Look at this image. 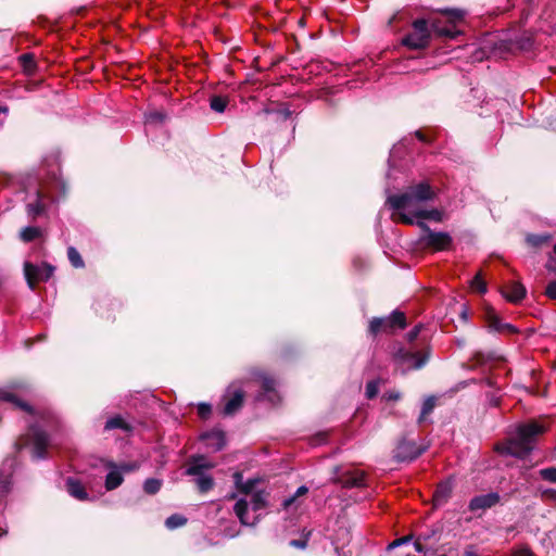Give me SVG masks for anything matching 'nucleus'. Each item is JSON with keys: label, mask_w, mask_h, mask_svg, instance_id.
<instances>
[{"label": "nucleus", "mask_w": 556, "mask_h": 556, "mask_svg": "<svg viewBox=\"0 0 556 556\" xmlns=\"http://www.w3.org/2000/svg\"><path fill=\"white\" fill-rule=\"evenodd\" d=\"M437 197V191L427 181L409 186L400 195H390L388 203L397 214V219L404 224L413 225L419 219L441 222L443 214L437 208L426 210V203Z\"/></svg>", "instance_id": "1"}, {"label": "nucleus", "mask_w": 556, "mask_h": 556, "mask_svg": "<svg viewBox=\"0 0 556 556\" xmlns=\"http://www.w3.org/2000/svg\"><path fill=\"white\" fill-rule=\"evenodd\" d=\"M235 478L237 488L243 496L236 502L233 511L242 525L254 526L258 522L267 507L268 493L265 491H254L253 480L242 483L240 473H236Z\"/></svg>", "instance_id": "2"}, {"label": "nucleus", "mask_w": 556, "mask_h": 556, "mask_svg": "<svg viewBox=\"0 0 556 556\" xmlns=\"http://www.w3.org/2000/svg\"><path fill=\"white\" fill-rule=\"evenodd\" d=\"M543 432L544 427L534 421L519 425L511 437L496 445V451L503 455L523 458L533 450L538 435Z\"/></svg>", "instance_id": "3"}, {"label": "nucleus", "mask_w": 556, "mask_h": 556, "mask_svg": "<svg viewBox=\"0 0 556 556\" xmlns=\"http://www.w3.org/2000/svg\"><path fill=\"white\" fill-rule=\"evenodd\" d=\"M66 193V185L60 176L55 174L35 190L33 194H28L27 213L33 218L43 214L49 202L56 201Z\"/></svg>", "instance_id": "4"}, {"label": "nucleus", "mask_w": 556, "mask_h": 556, "mask_svg": "<svg viewBox=\"0 0 556 556\" xmlns=\"http://www.w3.org/2000/svg\"><path fill=\"white\" fill-rule=\"evenodd\" d=\"M439 16L428 17L431 30L439 37L455 38L460 31L458 26L463 23L466 11L462 9H439Z\"/></svg>", "instance_id": "5"}, {"label": "nucleus", "mask_w": 556, "mask_h": 556, "mask_svg": "<svg viewBox=\"0 0 556 556\" xmlns=\"http://www.w3.org/2000/svg\"><path fill=\"white\" fill-rule=\"evenodd\" d=\"M429 355L430 350L428 346L419 350L415 345H410L408 348H399L393 357L397 368L405 374L413 369L422 368L427 364Z\"/></svg>", "instance_id": "6"}, {"label": "nucleus", "mask_w": 556, "mask_h": 556, "mask_svg": "<svg viewBox=\"0 0 556 556\" xmlns=\"http://www.w3.org/2000/svg\"><path fill=\"white\" fill-rule=\"evenodd\" d=\"M432 30L428 18H417L413 22L410 30L402 39V43L412 49L420 50L429 46Z\"/></svg>", "instance_id": "7"}, {"label": "nucleus", "mask_w": 556, "mask_h": 556, "mask_svg": "<svg viewBox=\"0 0 556 556\" xmlns=\"http://www.w3.org/2000/svg\"><path fill=\"white\" fill-rule=\"evenodd\" d=\"M214 467V464L207 460L204 456L193 457L190 462L186 473L195 477V484L201 493H206L214 485L212 476L206 473V470Z\"/></svg>", "instance_id": "8"}, {"label": "nucleus", "mask_w": 556, "mask_h": 556, "mask_svg": "<svg viewBox=\"0 0 556 556\" xmlns=\"http://www.w3.org/2000/svg\"><path fill=\"white\" fill-rule=\"evenodd\" d=\"M406 327V318L404 313L394 311L390 316L384 318H374L369 324V331L377 334L380 331L392 332L395 329H404Z\"/></svg>", "instance_id": "9"}, {"label": "nucleus", "mask_w": 556, "mask_h": 556, "mask_svg": "<svg viewBox=\"0 0 556 556\" xmlns=\"http://www.w3.org/2000/svg\"><path fill=\"white\" fill-rule=\"evenodd\" d=\"M26 386L24 384H14L10 386L5 389H0V402H5L12 404L14 407L21 408L27 412L30 418H34V412L29 405H27L23 396L26 393Z\"/></svg>", "instance_id": "10"}, {"label": "nucleus", "mask_w": 556, "mask_h": 556, "mask_svg": "<svg viewBox=\"0 0 556 556\" xmlns=\"http://www.w3.org/2000/svg\"><path fill=\"white\" fill-rule=\"evenodd\" d=\"M105 467L109 469V472L105 477L104 486L108 491H112L117 489L123 483V473L136 470L138 465L128 463L116 465L113 462H108Z\"/></svg>", "instance_id": "11"}, {"label": "nucleus", "mask_w": 556, "mask_h": 556, "mask_svg": "<svg viewBox=\"0 0 556 556\" xmlns=\"http://www.w3.org/2000/svg\"><path fill=\"white\" fill-rule=\"evenodd\" d=\"M417 225L425 231L421 237L425 245L437 251L446 250L451 245L452 238L447 232L432 231L424 222H417Z\"/></svg>", "instance_id": "12"}, {"label": "nucleus", "mask_w": 556, "mask_h": 556, "mask_svg": "<svg viewBox=\"0 0 556 556\" xmlns=\"http://www.w3.org/2000/svg\"><path fill=\"white\" fill-rule=\"evenodd\" d=\"M28 442L33 445L34 457L45 458L46 448L51 445L49 437L39 424H30L28 432Z\"/></svg>", "instance_id": "13"}, {"label": "nucleus", "mask_w": 556, "mask_h": 556, "mask_svg": "<svg viewBox=\"0 0 556 556\" xmlns=\"http://www.w3.org/2000/svg\"><path fill=\"white\" fill-rule=\"evenodd\" d=\"M54 271V267L48 264L34 265L29 262L24 264V274L30 289L41 280H48Z\"/></svg>", "instance_id": "14"}, {"label": "nucleus", "mask_w": 556, "mask_h": 556, "mask_svg": "<svg viewBox=\"0 0 556 556\" xmlns=\"http://www.w3.org/2000/svg\"><path fill=\"white\" fill-rule=\"evenodd\" d=\"M334 481L343 488H359L365 485V476L359 470H338L334 475Z\"/></svg>", "instance_id": "15"}, {"label": "nucleus", "mask_w": 556, "mask_h": 556, "mask_svg": "<svg viewBox=\"0 0 556 556\" xmlns=\"http://www.w3.org/2000/svg\"><path fill=\"white\" fill-rule=\"evenodd\" d=\"M15 466L16 459L14 457H8L2 463L0 468V498L4 497L11 490Z\"/></svg>", "instance_id": "16"}, {"label": "nucleus", "mask_w": 556, "mask_h": 556, "mask_svg": "<svg viewBox=\"0 0 556 556\" xmlns=\"http://www.w3.org/2000/svg\"><path fill=\"white\" fill-rule=\"evenodd\" d=\"M425 448L419 447L416 442L403 440L395 450V458L400 462H412L422 454Z\"/></svg>", "instance_id": "17"}, {"label": "nucleus", "mask_w": 556, "mask_h": 556, "mask_svg": "<svg viewBox=\"0 0 556 556\" xmlns=\"http://www.w3.org/2000/svg\"><path fill=\"white\" fill-rule=\"evenodd\" d=\"M500 502V495L496 492L482 494L471 498L469 509L471 511L484 510L491 508Z\"/></svg>", "instance_id": "18"}, {"label": "nucleus", "mask_w": 556, "mask_h": 556, "mask_svg": "<svg viewBox=\"0 0 556 556\" xmlns=\"http://www.w3.org/2000/svg\"><path fill=\"white\" fill-rule=\"evenodd\" d=\"M230 390H233L232 396L225 404V407H224L225 415L235 414L242 406V403H243V396H244L243 390L240 388H236L235 384H231L229 387V391Z\"/></svg>", "instance_id": "19"}, {"label": "nucleus", "mask_w": 556, "mask_h": 556, "mask_svg": "<svg viewBox=\"0 0 556 556\" xmlns=\"http://www.w3.org/2000/svg\"><path fill=\"white\" fill-rule=\"evenodd\" d=\"M502 294L510 302H519L526 295V288L520 282H509L502 288Z\"/></svg>", "instance_id": "20"}, {"label": "nucleus", "mask_w": 556, "mask_h": 556, "mask_svg": "<svg viewBox=\"0 0 556 556\" xmlns=\"http://www.w3.org/2000/svg\"><path fill=\"white\" fill-rule=\"evenodd\" d=\"M66 490L71 496L79 501L88 500V493L79 480L75 478L66 479Z\"/></svg>", "instance_id": "21"}, {"label": "nucleus", "mask_w": 556, "mask_h": 556, "mask_svg": "<svg viewBox=\"0 0 556 556\" xmlns=\"http://www.w3.org/2000/svg\"><path fill=\"white\" fill-rule=\"evenodd\" d=\"M261 383L264 391V396L271 403H275L279 399L275 390L276 381L270 377L261 376Z\"/></svg>", "instance_id": "22"}, {"label": "nucleus", "mask_w": 556, "mask_h": 556, "mask_svg": "<svg viewBox=\"0 0 556 556\" xmlns=\"http://www.w3.org/2000/svg\"><path fill=\"white\" fill-rule=\"evenodd\" d=\"M308 492V489L305 485L300 486L295 494L286 498L282 503V506L286 510H296L301 506L300 498L304 496Z\"/></svg>", "instance_id": "23"}, {"label": "nucleus", "mask_w": 556, "mask_h": 556, "mask_svg": "<svg viewBox=\"0 0 556 556\" xmlns=\"http://www.w3.org/2000/svg\"><path fill=\"white\" fill-rule=\"evenodd\" d=\"M202 439L206 441L207 446H212L216 451L222 450L225 444L224 434L220 431L205 433Z\"/></svg>", "instance_id": "24"}, {"label": "nucleus", "mask_w": 556, "mask_h": 556, "mask_svg": "<svg viewBox=\"0 0 556 556\" xmlns=\"http://www.w3.org/2000/svg\"><path fill=\"white\" fill-rule=\"evenodd\" d=\"M452 488L448 482L440 483L434 492L433 501L435 505H442L450 497Z\"/></svg>", "instance_id": "25"}, {"label": "nucleus", "mask_w": 556, "mask_h": 556, "mask_svg": "<svg viewBox=\"0 0 556 556\" xmlns=\"http://www.w3.org/2000/svg\"><path fill=\"white\" fill-rule=\"evenodd\" d=\"M105 430H112V429H123L125 431H130V426L121 417V416H114L105 422L104 426Z\"/></svg>", "instance_id": "26"}, {"label": "nucleus", "mask_w": 556, "mask_h": 556, "mask_svg": "<svg viewBox=\"0 0 556 556\" xmlns=\"http://www.w3.org/2000/svg\"><path fill=\"white\" fill-rule=\"evenodd\" d=\"M228 105V99L222 96H214L210 101V106L214 112L223 113Z\"/></svg>", "instance_id": "27"}, {"label": "nucleus", "mask_w": 556, "mask_h": 556, "mask_svg": "<svg viewBox=\"0 0 556 556\" xmlns=\"http://www.w3.org/2000/svg\"><path fill=\"white\" fill-rule=\"evenodd\" d=\"M186 522H187L186 517H184L182 515H179V514H174L165 520V526L168 529L173 530V529L182 527L184 525H186Z\"/></svg>", "instance_id": "28"}, {"label": "nucleus", "mask_w": 556, "mask_h": 556, "mask_svg": "<svg viewBox=\"0 0 556 556\" xmlns=\"http://www.w3.org/2000/svg\"><path fill=\"white\" fill-rule=\"evenodd\" d=\"M435 406V397L433 396H429L427 397L424 403H422V407H421V413H420V417H419V422H422L426 417L432 413L433 408Z\"/></svg>", "instance_id": "29"}, {"label": "nucleus", "mask_w": 556, "mask_h": 556, "mask_svg": "<svg viewBox=\"0 0 556 556\" xmlns=\"http://www.w3.org/2000/svg\"><path fill=\"white\" fill-rule=\"evenodd\" d=\"M40 236V229L38 227L28 226L21 231V239L25 242L35 240Z\"/></svg>", "instance_id": "30"}, {"label": "nucleus", "mask_w": 556, "mask_h": 556, "mask_svg": "<svg viewBox=\"0 0 556 556\" xmlns=\"http://www.w3.org/2000/svg\"><path fill=\"white\" fill-rule=\"evenodd\" d=\"M144 118L147 124H162L166 118V114L162 111H151L144 115Z\"/></svg>", "instance_id": "31"}, {"label": "nucleus", "mask_w": 556, "mask_h": 556, "mask_svg": "<svg viewBox=\"0 0 556 556\" xmlns=\"http://www.w3.org/2000/svg\"><path fill=\"white\" fill-rule=\"evenodd\" d=\"M67 256H68L71 264L74 267H76V268L84 267V261H83L79 252L75 248H73V247L68 248Z\"/></svg>", "instance_id": "32"}, {"label": "nucleus", "mask_w": 556, "mask_h": 556, "mask_svg": "<svg viewBox=\"0 0 556 556\" xmlns=\"http://www.w3.org/2000/svg\"><path fill=\"white\" fill-rule=\"evenodd\" d=\"M161 484V480L150 478L144 481L143 490L148 494H155L160 491Z\"/></svg>", "instance_id": "33"}, {"label": "nucleus", "mask_w": 556, "mask_h": 556, "mask_svg": "<svg viewBox=\"0 0 556 556\" xmlns=\"http://www.w3.org/2000/svg\"><path fill=\"white\" fill-rule=\"evenodd\" d=\"M470 287L481 294L486 292V285L479 273L471 279Z\"/></svg>", "instance_id": "34"}, {"label": "nucleus", "mask_w": 556, "mask_h": 556, "mask_svg": "<svg viewBox=\"0 0 556 556\" xmlns=\"http://www.w3.org/2000/svg\"><path fill=\"white\" fill-rule=\"evenodd\" d=\"M380 387V380H371L366 384V397L374 399L378 392Z\"/></svg>", "instance_id": "35"}, {"label": "nucleus", "mask_w": 556, "mask_h": 556, "mask_svg": "<svg viewBox=\"0 0 556 556\" xmlns=\"http://www.w3.org/2000/svg\"><path fill=\"white\" fill-rule=\"evenodd\" d=\"M540 476L542 477V479H544L546 481L556 483V468L555 467L544 468V469L540 470Z\"/></svg>", "instance_id": "36"}, {"label": "nucleus", "mask_w": 556, "mask_h": 556, "mask_svg": "<svg viewBox=\"0 0 556 556\" xmlns=\"http://www.w3.org/2000/svg\"><path fill=\"white\" fill-rule=\"evenodd\" d=\"M490 327L495 331H502L503 329H508L509 331H515V328L508 324H502L497 318H493L490 323Z\"/></svg>", "instance_id": "37"}, {"label": "nucleus", "mask_w": 556, "mask_h": 556, "mask_svg": "<svg viewBox=\"0 0 556 556\" xmlns=\"http://www.w3.org/2000/svg\"><path fill=\"white\" fill-rule=\"evenodd\" d=\"M212 408L210 404L200 403L198 405V414L202 419H207L211 415Z\"/></svg>", "instance_id": "38"}, {"label": "nucleus", "mask_w": 556, "mask_h": 556, "mask_svg": "<svg viewBox=\"0 0 556 556\" xmlns=\"http://www.w3.org/2000/svg\"><path fill=\"white\" fill-rule=\"evenodd\" d=\"M547 240H548V237L536 236V235H529L527 237V242L534 247L541 245L542 243L546 242Z\"/></svg>", "instance_id": "39"}, {"label": "nucleus", "mask_w": 556, "mask_h": 556, "mask_svg": "<svg viewBox=\"0 0 556 556\" xmlns=\"http://www.w3.org/2000/svg\"><path fill=\"white\" fill-rule=\"evenodd\" d=\"M541 495L544 501L556 504V490L555 489L543 490L541 492Z\"/></svg>", "instance_id": "40"}, {"label": "nucleus", "mask_w": 556, "mask_h": 556, "mask_svg": "<svg viewBox=\"0 0 556 556\" xmlns=\"http://www.w3.org/2000/svg\"><path fill=\"white\" fill-rule=\"evenodd\" d=\"M412 540V536L408 535V536H403V538H400V539H396L394 540L393 542H391L389 545H388V549H393L397 546H401L403 544H406L408 543L409 541Z\"/></svg>", "instance_id": "41"}, {"label": "nucleus", "mask_w": 556, "mask_h": 556, "mask_svg": "<svg viewBox=\"0 0 556 556\" xmlns=\"http://www.w3.org/2000/svg\"><path fill=\"white\" fill-rule=\"evenodd\" d=\"M421 327H422V326H421L420 324H419V325H416V326H415V327H414V328H413V329L407 333L406 338H407L408 343H410V344H412V343L417 339V337H418V334H419V332H420Z\"/></svg>", "instance_id": "42"}, {"label": "nucleus", "mask_w": 556, "mask_h": 556, "mask_svg": "<svg viewBox=\"0 0 556 556\" xmlns=\"http://www.w3.org/2000/svg\"><path fill=\"white\" fill-rule=\"evenodd\" d=\"M311 535V532L308 531L306 534H305V538L302 539V540H292L290 542V545L291 546H294L296 548H305L306 545H307V540H308V536Z\"/></svg>", "instance_id": "43"}, {"label": "nucleus", "mask_w": 556, "mask_h": 556, "mask_svg": "<svg viewBox=\"0 0 556 556\" xmlns=\"http://www.w3.org/2000/svg\"><path fill=\"white\" fill-rule=\"evenodd\" d=\"M545 294L549 298V299H556V281H552L547 285L546 287V290H545Z\"/></svg>", "instance_id": "44"}, {"label": "nucleus", "mask_w": 556, "mask_h": 556, "mask_svg": "<svg viewBox=\"0 0 556 556\" xmlns=\"http://www.w3.org/2000/svg\"><path fill=\"white\" fill-rule=\"evenodd\" d=\"M401 397V393L399 391H389L383 394V399L387 401H397Z\"/></svg>", "instance_id": "45"}, {"label": "nucleus", "mask_w": 556, "mask_h": 556, "mask_svg": "<svg viewBox=\"0 0 556 556\" xmlns=\"http://www.w3.org/2000/svg\"><path fill=\"white\" fill-rule=\"evenodd\" d=\"M20 59L26 68H29L30 66L34 65V59H33L31 54H28V53L23 54V55H21Z\"/></svg>", "instance_id": "46"}, {"label": "nucleus", "mask_w": 556, "mask_h": 556, "mask_svg": "<svg viewBox=\"0 0 556 556\" xmlns=\"http://www.w3.org/2000/svg\"><path fill=\"white\" fill-rule=\"evenodd\" d=\"M547 268L549 270H556V244L554 245L553 253L549 256Z\"/></svg>", "instance_id": "47"}, {"label": "nucleus", "mask_w": 556, "mask_h": 556, "mask_svg": "<svg viewBox=\"0 0 556 556\" xmlns=\"http://www.w3.org/2000/svg\"><path fill=\"white\" fill-rule=\"evenodd\" d=\"M516 556H533V554L528 547H522L517 551Z\"/></svg>", "instance_id": "48"}, {"label": "nucleus", "mask_w": 556, "mask_h": 556, "mask_svg": "<svg viewBox=\"0 0 556 556\" xmlns=\"http://www.w3.org/2000/svg\"><path fill=\"white\" fill-rule=\"evenodd\" d=\"M8 108L7 106H0V115L3 114V115H7L8 114ZM4 123V118H1L0 119V126L3 125Z\"/></svg>", "instance_id": "49"}, {"label": "nucleus", "mask_w": 556, "mask_h": 556, "mask_svg": "<svg viewBox=\"0 0 556 556\" xmlns=\"http://www.w3.org/2000/svg\"><path fill=\"white\" fill-rule=\"evenodd\" d=\"M414 546H415V549H416L418 553H422V552H424V547H422V545H421L419 542H415V543H414Z\"/></svg>", "instance_id": "50"}, {"label": "nucleus", "mask_w": 556, "mask_h": 556, "mask_svg": "<svg viewBox=\"0 0 556 556\" xmlns=\"http://www.w3.org/2000/svg\"><path fill=\"white\" fill-rule=\"evenodd\" d=\"M465 556H478L472 548H467L465 551Z\"/></svg>", "instance_id": "51"}, {"label": "nucleus", "mask_w": 556, "mask_h": 556, "mask_svg": "<svg viewBox=\"0 0 556 556\" xmlns=\"http://www.w3.org/2000/svg\"><path fill=\"white\" fill-rule=\"evenodd\" d=\"M416 136L418 137V139L420 141H426V137L424 136V134L421 131H416Z\"/></svg>", "instance_id": "52"}, {"label": "nucleus", "mask_w": 556, "mask_h": 556, "mask_svg": "<svg viewBox=\"0 0 556 556\" xmlns=\"http://www.w3.org/2000/svg\"><path fill=\"white\" fill-rule=\"evenodd\" d=\"M462 318L465 319V320H467V318H468V314H467V309L466 308H464V311L462 312Z\"/></svg>", "instance_id": "53"}, {"label": "nucleus", "mask_w": 556, "mask_h": 556, "mask_svg": "<svg viewBox=\"0 0 556 556\" xmlns=\"http://www.w3.org/2000/svg\"><path fill=\"white\" fill-rule=\"evenodd\" d=\"M40 419L43 421V422H48L47 418L45 416H41Z\"/></svg>", "instance_id": "54"}, {"label": "nucleus", "mask_w": 556, "mask_h": 556, "mask_svg": "<svg viewBox=\"0 0 556 556\" xmlns=\"http://www.w3.org/2000/svg\"><path fill=\"white\" fill-rule=\"evenodd\" d=\"M3 534H4V532H0V536L3 535Z\"/></svg>", "instance_id": "55"}]
</instances>
